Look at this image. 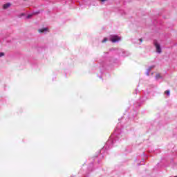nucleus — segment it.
I'll use <instances>...</instances> for the list:
<instances>
[{
  "label": "nucleus",
  "mask_w": 177,
  "mask_h": 177,
  "mask_svg": "<svg viewBox=\"0 0 177 177\" xmlns=\"http://www.w3.org/2000/svg\"><path fill=\"white\" fill-rule=\"evenodd\" d=\"M5 56V53L0 52V57H3Z\"/></svg>",
  "instance_id": "nucleus-5"
},
{
  "label": "nucleus",
  "mask_w": 177,
  "mask_h": 177,
  "mask_svg": "<svg viewBox=\"0 0 177 177\" xmlns=\"http://www.w3.org/2000/svg\"><path fill=\"white\" fill-rule=\"evenodd\" d=\"M11 6H12V3H6L2 6V9H3V10H6L9 9V8H10Z\"/></svg>",
  "instance_id": "nucleus-3"
},
{
  "label": "nucleus",
  "mask_w": 177,
  "mask_h": 177,
  "mask_svg": "<svg viewBox=\"0 0 177 177\" xmlns=\"http://www.w3.org/2000/svg\"><path fill=\"white\" fill-rule=\"evenodd\" d=\"M106 41H107V38L105 37V38L102 40V42L104 43V42H106Z\"/></svg>",
  "instance_id": "nucleus-8"
},
{
  "label": "nucleus",
  "mask_w": 177,
  "mask_h": 177,
  "mask_svg": "<svg viewBox=\"0 0 177 177\" xmlns=\"http://www.w3.org/2000/svg\"><path fill=\"white\" fill-rule=\"evenodd\" d=\"M149 75V72H147V75Z\"/></svg>",
  "instance_id": "nucleus-11"
},
{
  "label": "nucleus",
  "mask_w": 177,
  "mask_h": 177,
  "mask_svg": "<svg viewBox=\"0 0 177 177\" xmlns=\"http://www.w3.org/2000/svg\"><path fill=\"white\" fill-rule=\"evenodd\" d=\"M31 16H32L31 15H28L27 19H30V17H31Z\"/></svg>",
  "instance_id": "nucleus-9"
},
{
  "label": "nucleus",
  "mask_w": 177,
  "mask_h": 177,
  "mask_svg": "<svg viewBox=\"0 0 177 177\" xmlns=\"http://www.w3.org/2000/svg\"><path fill=\"white\" fill-rule=\"evenodd\" d=\"M151 68H154V66H151Z\"/></svg>",
  "instance_id": "nucleus-12"
},
{
  "label": "nucleus",
  "mask_w": 177,
  "mask_h": 177,
  "mask_svg": "<svg viewBox=\"0 0 177 177\" xmlns=\"http://www.w3.org/2000/svg\"><path fill=\"white\" fill-rule=\"evenodd\" d=\"M165 93H166V95H167V96H169V95H170V91H165Z\"/></svg>",
  "instance_id": "nucleus-6"
},
{
  "label": "nucleus",
  "mask_w": 177,
  "mask_h": 177,
  "mask_svg": "<svg viewBox=\"0 0 177 177\" xmlns=\"http://www.w3.org/2000/svg\"><path fill=\"white\" fill-rule=\"evenodd\" d=\"M175 177H177V176H176Z\"/></svg>",
  "instance_id": "nucleus-13"
},
{
  "label": "nucleus",
  "mask_w": 177,
  "mask_h": 177,
  "mask_svg": "<svg viewBox=\"0 0 177 177\" xmlns=\"http://www.w3.org/2000/svg\"><path fill=\"white\" fill-rule=\"evenodd\" d=\"M161 78V75L160 74L156 75V79Z\"/></svg>",
  "instance_id": "nucleus-7"
},
{
  "label": "nucleus",
  "mask_w": 177,
  "mask_h": 177,
  "mask_svg": "<svg viewBox=\"0 0 177 177\" xmlns=\"http://www.w3.org/2000/svg\"><path fill=\"white\" fill-rule=\"evenodd\" d=\"M153 45L156 49L157 53H161V46L160 45V43L157 40L153 41Z\"/></svg>",
  "instance_id": "nucleus-1"
},
{
  "label": "nucleus",
  "mask_w": 177,
  "mask_h": 177,
  "mask_svg": "<svg viewBox=\"0 0 177 177\" xmlns=\"http://www.w3.org/2000/svg\"><path fill=\"white\" fill-rule=\"evenodd\" d=\"M39 32H49V28H40L38 30Z\"/></svg>",
  "instance_id": "nucleus-4"
},
{
  "label": "nucleus",
  "mask_w": 177,
  "mask_h": 177,
  "mask_svg": "<svg viewBox=\"0 0 177 177\" xmlns=\"http://www.w3.org/2000/svg\"><path fill=\"white\" fill-rule=\"evenodd\" d=\"M109 39L110 41H111V42L115 43V42H118V41H121V37L117 35H111Z\"/></svg>",
  "instance_id": "nucleus-2"
},
{
  "label": "nucleus",
  "mask_w": 177,
  "mask_h": 177,
  "mask_svg": "<svg viewBox=\"0 0 177 177\" xmlns=\"http://www.w3.org/2000/svg\"><path fill=\"white\" fill-rule=\"evenodd\" d=\"M101 2H106L107 0H100Z\"/></svg>",
  "instance_id": "nucleus-10"
}]
</instances>
